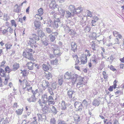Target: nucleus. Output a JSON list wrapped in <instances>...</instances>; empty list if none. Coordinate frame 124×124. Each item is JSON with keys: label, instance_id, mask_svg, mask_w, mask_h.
<instances>
[{"label": "nucleus", "instance_id": "41", "mask_svg": "<svg viewBox=\"0 0 124 124\" xmlns=\"http://www.w3.org/2000/svg\"><path fill=\"white\" fill-rule=\"evenodd\" d=\"M51 63L53 65H57L58 64V61L57 59H55V60H52L51 61Z\"/></svg>", "mask_w": 124, "mask_h": 124}, {"label": "nucleus", "instance_id": "62", "mask_svg": "<svg viewBox=\"0 0 124 124\" xmlns=\"http://www.w3.org/2000/svg\"><path fill=\"white\" fill-rule=\"evenodd\" d=\"M33 39L34 40H35L36 41L37 38L38 36H37L35 34H33Z\"/></svg>", "mask_w": 124, "mask_h": 124}, {"label": "nucleus", "instance_id": "38", "mask_svg": "<svg viewBox=\"0 0 124 124\" xmlns=\"http://www.w3.org/2000/svg\"><path fill=\"white\" fill-rule=\"evenodd\" d=\"M93 104L94 106H97L99 105V102L96 100H95L93 102Z\"/></svg>", "mask_w": 124, "mask_h": 124}, {"label": "nucleus", "instance_id": "53", "mask_svg": "<svg viewBox=\"0 0 124 124\" xmlns=\"http://www.w3.org/2000/svg\"><path fill=\"white\" fill-rule=\"evenodd\" d=\"M85 52H86L87 53V54H86L87 56H90L91 55V54H90V51L89 50H86L85 51Z\"/></svg>", "mask_w": 124, "mask_h": 124}, {"label": "nucleus", "instance_id": "47", "mask_svg": "<svg viewBox=\"0 0 124 124\" xmlns=\"http://www.w3.org/2000/svg\"><path fill=\"white\" fill-rule=\"evenodd\" d=\"M33 119L34 120V121L31 123V124H37V121L36 117H34L33 118Z\"/></svg>", "mask_w": 124, "mask_h": 124}, {"label": "nucleus", "instance_id": "34", "mask_svg": "<svg viewBox=\"0 0 124 124\" xmlns=\"http://www.w3.org/2000/svg\"><path fill=\"white\" fill-rule=\"evenodd\" d=\"M21 73L22 74L23 76L22 77H25L27 76L28 74V72L26 70H23L22 71Z\"/></svg>", "mask_w": 124, "mask_h": 124}, {"label": "nucleus", "instance_id": "51", "mask_svg": "<svg viewBox=\"0 0 124 124\" xmlns=\"http://www.w3.org/2000/svg\"><path fill=\"white\" fill-rule=\"evenodd\" d=\"M47 32L49 34L50 33L52 32V31L49 28H46V29Z\"/></svg>", "mask_w": 124, "mask_h": 124}, {"label": "nucleus", "instance_id": "63", "mask_svg": "<svg viewBox=\"0 0 124 124\" xmlns=\"http://www.w3.org/2000/svg\"><path fill=\"white\" fill-rule=\"evenodd\" d=\"M113 86H110L109 88L108 89V90L110 91H112L113 89Z\"/></svg>", "mask_w": 124, "mask_h": 124}, {"label": "nucleus", "instance_id": "31", "mask_svg": "<svg viewBox=\"0 0 124 124\" xmlns=\"http://www.w3.org/2000/svg\"><path fill=\"white\" fill-rule=\"evenodd\" d=\"M96 33L93 32L90 34L89 36V37L91 39H96Z\"/></svg>", "mask_w": 124, "mask_h": 124}, {"label": "nucleus", "instance_id": "14", "mask_svg": "<svg viewBox=\"0 0 124 124\" xmlns=\"http://www.w3.org/2000/svg\"><path fill=\"white\" fill-rule=\"evenodd\" d=\"M34 62H27L26 65L29 69L30 70H32L34 68Z\"/></svg>", "mask_w": 124, "mask_h": 124}, {"label": "nucleus", "instance_id": "25", "mask_svg": "<svg viewBox=\"0 0 124 124\" xmlns=\"http://www.w3.org/2000/svg\"><path fill=\"white\" fill-rule=\"evenodd\" d=\"M47 101H42L40 100H39L38 101V102L40 105L41 107H43L44 106L47 105L46 103L47 102Z\"/></svg>", "mask_w": 124, "mask_h": 124}, {"label": "nucleus", "instance_id": "37", "mask_svg": "<svg viewBox=\"0 0 124 124\" xmlns=\"http://www.w3.org/2000/svg\"><path fill=\"white\" fill-rule=\"evenodd\" d=\"M82 104L83 106L86 107H87L88 104V102L86 100H84L82 102Z\"/></svg>", "mask_w": 124, "mask_h": 124}, {"label": "nucleus", "instance_id": "55", "mask_svg": "<svg viewBox=\"0 0 124 124\" xmlns=\"http://www.w3.org/2000/svg\"><path fill=\"white\" fill-rule=\"evenodd\" d=\"M102 74L104 78L105 79H106L107 77V76L106 74V72L105 71H103V72Z\"/></svg>", "mask_w": 124, "mask_h": 124}, {"label": "nucleus", "instance_id": "29", "mask_svg": "<svg viewBox=\"0 0 124 124\" xmlns=\"http://www.w3.org/2000/svg\"><path fill=\"white\" fill-rule=\"evenodd\" d=\"M23 110V108H22V109H18L15 112L17 115H20L22 113Z\"/></svg>", "mask_w": 124, "mask_h": 124}, {"label": "nucleus", "instance_id": "50", "mask_svg": "<svg viewBox=\"0 0 124 124\" xmlns=\"http://www.w3.org/2000/svg\"><path fill=\"white\" fill-rule=\"evenodd\" d=\"M101 122H103L104 123H105L106 122V120H107V119H105L103 116H101Z\"/></svg>", "mask_w": 124, "mask_h": 124}, {"label": "nucleus", "instance_id": "18", "mask_svg": "<svg viewBox=\"0 0 124 124\" xmlns=\"http://www.w3.org/2000/svg\"><path fill=\"white\" fill-rule=\"evenodd\" d=\"M71 50L73 52H75L77 50V46L75 42H72L71 45Z\"/></svg>", "mask_w": 124, "mask_h": 124}, {"label": "nucleus", "instance_id": "2", "mask_svg": "<svg viewBox=\"0 0 124 124\" xmlns=\"http://www.w3.org/2000/svg\"><path fill=\"white\" fill-rule=\"evenodd\" d=\"M33 52V53H34L35 51H33L32 49L28 48L27 49L26 52L25 51L23 52V56L26 58L30 60L33 61L34 59L32 53Z\"/></svg>", "mask_w": 124, "mask_h": 124}, {"label": "nucleus", "instance_id": "3", "mask_svg": "<svg viewBox=\"0 0 124 124\" xmlns=\"http://www.w3.org/2000/svg\"><path fill=\"white\" fill-rule=\"evenodd\" d=\"M0 76L4 78V80L3 83L4 85H7L8 83V81L10 79V76L9 74H8L7 75L6 74V72L4 70L0 68Z\"/></svg>", "mask_w": 124, "mask_h": 124}, {"label": "nucleus", "instance_id": "12", "mask_svg": "<svg viewBox=\"0 0 124 124\" xmlns=\"http://www.w3.org/2000/svg\"><path fill=\"white\" fill-rule=\"evenodd\" d=\"M43 114H47L50 112V110L49 107L47 105L45 106L42 108Z\"/></svg>", "mask_w": 124, "mask_h": 124}, {"label": "nucleus", "instance_id": "26", "mask_svg": "<svg viewBox=\"0 0 124 124\" xmlns=\"http://www.w3.org/2000/svg\"><path fill=\"white\" fill-rule=\"evenodd\" d=\"M19 67V64L18 63H15L13 65V70L14 71H15L18 69Z\"/></svg>", "mask_w": 124, "mask_h": 124}, {"label": "nucleus", "instance_id": "52", "mask_svg": "<svg viewBox=\"0 0 124 124\" xmlns=\"http://www.w3.org/2000/svg\"><path fill=\"white\" fill-rule=\"evenodd\" d=\"M8 32L10 33H12L13 31V28L10 26L8 27Z\"/></svg>", "mask_w": 124, "mask_h": 124}, {"label": "nucleus", "instance_id": "7", "mask_svg": "<svg viewBox=\"0 0 124 124\" xmlns=\"http://www.w3.org/2000/svg\"><path fill=\"white\" fill-rule=\"evenodd\" d=\"M74 105L77 110L78 111L82 110L83 107L82 104L80 102L76 101L74 103Z\"/></svg>", "mask_w": 124, "mask_h": 124}, {"label": "nucleus", "instance_id": "57", "mask_svg": "<svg viewBox=\"0 0 124 124\" xmlns=\"http://www.w3.org/2000/svg\"><path fill=\"white\" fill-rule=\"evenodd\" d=\"M18 106H19L18 105L17 103V102H15L14 104L13 107L14 108H17Z\"/></svg>", "mask_w": 124, "mask_h": 124}, {"label": "nucleus", "instance_id": "30", "mask_svg": "<svg viewBox=\"0 0 124 124\" xmlns=\"http://www.w3.org/2000/svg\"><path fill=\"white\" fill-rule=\"evenodd\" d=\"M73 58H76V60L75 61V65H78V64L79 63V61L78 59V55H73Z\"/></svg>", "mask_w": 124, "mask_h": 124}, {"label": "nucleus", "instance_id": "36", "mask_svg": "<svg viewBox=\"0 0 124 124\" xmlns=\"http://www.w3.org/2000/svg\"><path fill=\"white\" fill-rule=\"evenodd\" d=\"M38 32V36L40 37L43 36L45 34L41 30H39Z\"/></svg>", "mask_w": 124, "mask_h": 124}, {"label": "nucleus", "instance_id": "61", "mask_svg": "<svg viewBox=\"0 0 124 124\" xmlns=\"http://www.w3.org/2000/svg\"><path fill=\"white\" fill-rule=\"evenodd\" d=\"M43 43L44 45L46 46L48 44L47 41L46 40L44 41L43 42Z\"/></svg>", "mask_w": 124, "mask_h": 124}, {"label": "nucleus", "instance_id": "44", "mask_svg": "<svg viewBox=\"0 0 124 124\" xmlns=\"http://www.w3.org/2000/svg\"><path fill=\"white\" fill-rule=\"evenodd\" d=\"M42 99L43 101H46L47 99V95L46 94H44L42 96Z\"/></svg>", "mask_w": 124, "mask_h": 124}, {"label": "nucleus", "instance_id": "13", "mask_svg": "<svg viewBox=\"0 0 124 124\" xmlns=\"http://www.w3.org/2000/svg\"><path fill=\"white\" fill-rule=\"evenodd\" d=\"M98 43L95 41H93L92 42L91 45L93 50H96L98 49Z\"/></svg>", "mask_w": 124, "mask_h": 124}, {"label": "nucleus", "instance_id": "9", "mask_svg": "<svg viewBox=\"0 0 124 124\" xmlns=\"http://www.w3.org/2000/svg\"><path fill=\"white\" fill-rule=\"evenodd\" d=\"M38 14H36L35 16V17L37 19L41 20L43 18L41 16L43 14V10L42 8H40L38 10Z\"/></svg>", "mask_w": 124, "mask_h": 124}, {"label": "nucleus", "instance_id": "20", "mask_svg": "<svg viewBox=\"0 0 124 124\" xmlns=\"http://www.w3.org/2000/svg\"><path fill=\"white\" fill-rule=\"evenodd\" d=\"M50 8L52 9H54L56 8V3L54 1H52L49 5Z\"/></svg>", "mask_w": 124, "mask_h": 124}, {"label": "nucleus", "instance_id": "24", "mask_svg": "<svg viewBox=\"0 0 124 124\" xmlns=\"http://www.w3.org/2000/svg\"><path fill=\"white\" fill-rule=\"evenodd\" d=\"M36 98L35 95L32 96L31 97L28 99V100L29 102H34L36 100Z\"/></svg>", "mask_w": 124, "mask_h": 124}, {"label": "nucleus", "instance_id": "58", "mask_svg": "<svg viewBox=\"0 0 124 124\" xmlns=\"http://www.w3.org/2000/svg\"><path fill=\"white\" fill-rule=\"evenodd\" d=\"M37 116H38V118L39 120H41L42 119V116L41 114H37Z\"/></svg>", "mask_w": 124, "mask_h": 124}, {"label": "nucleus", "instance_id": "22", "mask_svg": "<svg viewBox=\"0 0 124 124\" xmlns=\"http://www.w3.org/2000/svg\"><path fill=\"white\" fill-rule=\"evenodd\" d=\"M5 46L6 50H8L10 49L11 48L12 45L11 43L8 42L5 44Z\"/></svg>", "mask_w": 124, "mask_h": 124}, {"label": "nucleus", "instance_id": "49", "mask_svg": "<svg viewBox=\"0 0 124 124\" xmlns=\"http://www.w3.org/2000/svg\"><path fill=\"white\" fill-rule=\"evenodd\" d=\"M84 83V81L83 80H80L79 82L77 83V85H81L83 84Z\"/></svg>", "mask_w": 124, "mask_h": 124}, {"label": "nucleus", "instance_id": "59", "mask_svg": "<svg viewBox=\"0 0 124 124\" xmlns=\"http://www.w3.org/2000/svg\"><path fill=\"white\" fill-rule=\"evenodd\" d=\"M57 22L55 21L54 22V27H55L56 28H57L58 27V25L57 23H56Z\"/></svg>", "mask_w": 124, "mask_h": 124}, {"label": "nucleus", "instance_id": "43", "mask_svg": "<svg viewBox=\"0 0 124 124\" xmlns=\"http://www.w3.org/2000/svg\"><path fill=\"white\" fill-rule=\"evenodd\" d=\"M93 18L94 19L92 20V26H94V25H93V23H95L98 20V18L97 17H93Z\"/></svg>", "mask_w": 124, "mask_h": 124}, {"label": "nucleus", "instance_id": "40", "mask_svg": "<svg viewBox=\"0 0 124 124\" xmlns=\"http://www.w3.org/2000/svg\"><path fill=\"white\" fill-rule=\"evenodd\" d=\"M58 85L60 86H61L63 82V79L62 78H59L58 79Z\"/></svg>", "mask_w": 124, "mask_h": 124}, {"label": "nucleus", "instance_id": "42", "mask_svg": "<svg viewBox=\"0 0 124 124\" xmlns=\"http://www.w3.org/2000/svg\"><path fill=\"white\" fill-rule=\"evenodd\" d=\"M5 70L6 73V72H8V73H10L11 71V69L8 66H7L5 68Z\"/></svg>", "mask_w": 124, "mask_h": 124}, {"label": "nucleus", "instance_id": "21", "mask_svg": "<svg viewBox=\"0 0 124 124\" xmlns=\"http://www.w3.org/2000/svg\"><path fill=\"white\" fill-rule=\"evenodd\" d=\"M74 121L76 124H78L80 120V116L78 115H75L74 117Z\"/></svg>", "mask_w": 124, "mask_h": 124}, {"label": "nucleus", "instance_id": "19", "mask_svg": "<svg viewBox=\"0 0 124 124\" xmlns=\"http://www.w3.org/2000/svg\"><path fill=\"white\" fill-rule=\"evenodd\" d=\"M45 76L46 79L48 80L49 79L51 78L52 76L50 73L48 71H45L44 72Z\"/></svg>", "mask_w": 124, "mask_h": 124}, {"label": "nucleus", "instance_id": "64", "mask_svg": "<svg viewBox=\"0 0 124 124\" xmlns=\"http://www.w3.org/2000/svg\"><path fill=\"white\" fill-rule=\"evenodd\" d=\"M25 108L26 110V111H28V109L29 110H31V107L30 106H26L25 107Z\"/></svg>", "mask_w": 124, "mask_h": 124}, {"label": "nucleus", "instance_id": "32", "mask_svg": "<svg viewBox=\"0 0 124 124\" xmlns=\"http://www.w3.org/2000/svg\"><path fill=\"white\" fill-rule=\"evenodd\" d=\"M42 68L43 70L45 72L47 71L49 69V68L48 66L44 64H43L42 65Z\"/></svg>", "mask_w": 124, "mask_h": 124}, {"label": "nucleus", "instance_id": "46", "mask_svg": "<svg viewBox=\"0 0 124 124\" xmlns=\"http://www.w3.org/2000/svg\"><path fill=\"white\" fill-rule=\"evenodd\" d=\"M50 122L51 124H55L56 120L54 118H53L50 119Z\"/></svg>", "mask_w": 124, "mask_h": 124}, {"label": "nucleus", "instance_id": "5", "mask_svg": "<svg viewBox=\"0 0 124 124\" xmlns=\"http://www.w3.org/2000/svg\"><path fill=\"white\" fill-rule=\"evenodd\" d=\"M27 41L28 44L31 47L33 48L34 47H37L36 41L33 39L31 38H28L27 39Z\"/></svg>", "mask_w": 124, "mask_h": 124}, {"label": "nucleus", "instance_id": "45", "mask_svg": "<svg viewBox=\"0 0 124 124\" xmlns=\"http://www.w3.org/2000/svg\"><path fill=\"white\" fill-rule=\"evenodd\" d=\"M11 23L12 26H14L15 27H16L17 26L14 20H12L11 21Z\"/></svg>", "mask_w": 124, "mask_h": 124}, {"label": "nucleus", "instance_id": "10", "mask_svg": "<svg viewBox=\"0 0 124 124\" xmlns=\"http://www.w3.org/2000/svg\"><path fill=\"white\" fill-rule=\"evenodd\" d=\"M9 118L6 116L1 117L0 118V124H6L9 123Z\"/></svg>", "mask_w": 124, "mask_h": 124}, {"label": "nucleus", "instance_id": "39", "mask_svg": "<svg viewBox=\"0 0 124 124\" xmlns=\"http://www.w3.org/2000/svg\"><path fill=\"white\" fill-rule=\"evenodd\" d=\"M86 13L87 14V15L86 16H89L90 17H92V13L89 11L88 10H86Z\"/></svg>", "mask_w": 124, "mask_h": 124}, {"label": "nucleus", "instance_id": "33", "mask_svg": "<svg viewBox=\"0 0 124 124\" xmlns=\"http://www.w3.org/2000/svg\"><path fill=\"white\" fill-rule=\"evenodd\" d=\"M71 76L72 75L71 74V73L67 72L65 73V78L67 79H70L71 78Z\"/></svg>", "mask_w": 124, "mask_h": 124}, {"label": "nucleus", "instance_id": "1", "mask_svg": "<svg viewBox=\"0 0 124 124\" xmlns=\"http://www.w3.org/2000/svg\"><path fill=\"white\" fill-rule=\"evenodd\" d=\"M20 84L24 90L28 92L31 91L33 92L32 87L31 86V81L29 80L27 77L20 78L19 79Z\"/></svg>", "mask_w": 124, "mask_h": 124}, {"label": "nucleus", "instance_id": "27", "mask_svg": "<svg viewBox=\"0 0 124 124\" xmlns=\"http://www.w3.org/2000/svg\"><path fill=\"white\" fill-rule=\"evenodd\" d=\"M60 107L62 110H64L66 109V105L64 101H62Z\"/></svg>", "mask_w": 124, "mask_h": 124}, {"label": "nucleus", "instance_id": "6", "mask_svg": "<svg viewBox=\"0 0 124 124\" xmlns=\"http://www.w3.org/2000/svg\"><path fill=\"white\" fill-rule=\"evenodd\" d=\"M86 54H83L80 57L79 59L81 64H84L87 62V59Z\"/></svg>", "mask_w": 124, "mask_h": 124}, {"label": "nucleus", "instance_id": "16", "mask_svg": "<svg viewBox=\"0 0 124 124\" xmlns=\"http://www.w3.org/2000/svg\"><path fill=\"white\" fill-rule=\"evenodd\" d=\"M34 26L36 28L35 30L39 29L42 27L41 22L38 21H35L34 22Z\"/></svg>", "mask_w": 124, "mask_h": 124}, {"label": "nucleus", "instance_id": "4", "mask_svg": "<svg viewBox=\"0 0 124 124\" xmlns=\"http://www.w3.org/2000/svg\"><path fill=\"white\" fill-rule=\"evenodd\" d=\"M69 9L70 11L72 12L70 13V17L71 16V13L73 14V16L75 14L80 13L82 10V8L80 7H78L77 8H75V6L72 5H70L69 6Z\"/></svg>", "mask_w": 124, "mask_h": 124}, {"label": "nucleus", "instance_id": "28", "mask_svg": "<svg viewBox=\"0 0 124 124\" xmlns=\"http://www.w3.org/2000/svg\"><path fill=\"white\" fill-rule=\"evenodd\" d=\"M73 92V91L71 90L70 89L68 91L67 94L69 98H72Z\"/></svg>", "mask_w": 124, "mask_h": 124}, {"label": "nucleus", "instance_id": "23", "mask_svg": "<svg viewBox=\"0 0 124 124\" xmlns=\"http://www.w3.org/2000/svg\"><path fill=\"white\" fill-rule=\"evenodd\" d=\"M16 6H17V7L16 8H15L14 9L13 12L17 13L20 12L21 11V9L20 7L18 6L17 4H16L15 5V7Z\"/></svg>", "mask_w": 124, "mask_h": 124}, {"label": "nucleus", "instance_id": "48", "mask_svg": "<svg viewBox=\"0 0 124 124\" xmlns=\"http://www.w3.org/2000/svg\"><path fill=\"white\" fill-rule=\"evenodd\" d=\"M58 122V124H67L63 120H59Z\"/></svg>", "mask_w": 124, "mask_h": 124}, {"label": "nucleus", "instance_id": "11", "mask_svg": "<svg viewBox=\"0 0 124 124\" xmlns=\"http://www.w3.org/2000/svg\"><path fill=\"white\" fill-rule=\"evenodd\" d=\"M41 85L43 89L44 90L48 87L50 85V84L48 81L44 80L42 82Z\"/></svg>", "mask_w": 124, "mask_h": 124}, {"label": "nucleus", "instance_id": "35", "mask_svg": "<svg viewBox=\"0 0 124 124\" xmlns=\"http://www.w3.org/2000/svg\"><path fill=\"white\" fill-rule=\"evenodd\" d=\"M93 63L94 65H96L97 63L100 62L99 59L98 58H94L92 60Z\"/></svg>", "mask_w": 124, "mask_h": 124}, {"label": "nucleus", "instance_id": "15", "mask_svg": "<svg viewBox=\"0 0 124 124\" xmlns=\"http://www.w3.org/2000/svg\"><path fill=\"white\" fill-rule=\"evenodd\" d=\"M47 101L48 102L49 105L51 104L54 105L55 103L53 98L51 96H50L48 97V98Z\"/></svg>", "mask_w": 124, "mask_h": 124}, {"label": "nucleus", "instance_id": "8", "mask_svg": "<svg viewBox=\"0 0 124 124\" xmlns=\"http://www.w3.org/2000/svg\"><path fill=\"white\" fill-rule=\"evenodd\" d=\"M58 35V33L57 32H55L52 33V34H50L49 37L50 40L52 42H54L56 39V37H57Z\"/></svg>", "mask_w": 124, "mask_h": 124}, {"label": "nucleus", "instance_id": "17", "mask_svg": "<svg viewBox=\"0 0 124 124\" xmlns=\"http://www.w3.org/2000/svg\"><path fill=\"white\" fill-rule=\"evenodd\" d=\"M78 76V75L76 74H73L72 75L70 79L71 81L73 83H74L76 81Z\"/></svg>", "mask_w": 124, "mask_h": 124}, {"label": "nucleus", "instance_id": "56", "mask_svg": "<svg viewBox=\"0 0 124 124\" xmlns=\"http://www.w3.org/2000/svg\"><path fill=\"white\" fill-rule=\"evenodd\" d=\"M118 33V32L115 31H114L113 33V34L114 36L117 37L118 36V35L119 34Z\"/></svg>", "mask_w": 124, "mask_h": 124}, {"label": "nucleus", "instance_id": "54", "mask_svg": "<svg viewBox=\"0 0 124 124\" xmlns=\"http://www.w3.org/2000/svg\"><path fill=\"white\" fill-rule=\"evenodd\" d=\"M3 86V82L2 81V78L0 77V87L2 86Z\"/></svg>", "mask_w": 124, "mask_h": 124}, {"label": "nucleus", "instance_id": "60", "mask_svg": "<svg viewBox=\"0 0 124 124\" xmlns=\"http://www.w3.org/2000/svg\"><path fill=\"white\" fill-rule=\"evenodd\" d=\"M34 65V66H35V67H36V68L37 69H39L40 66L38 63H35Z\"/></svg>", "mask_w": 124, "mask_h": 124}]
</instances>
